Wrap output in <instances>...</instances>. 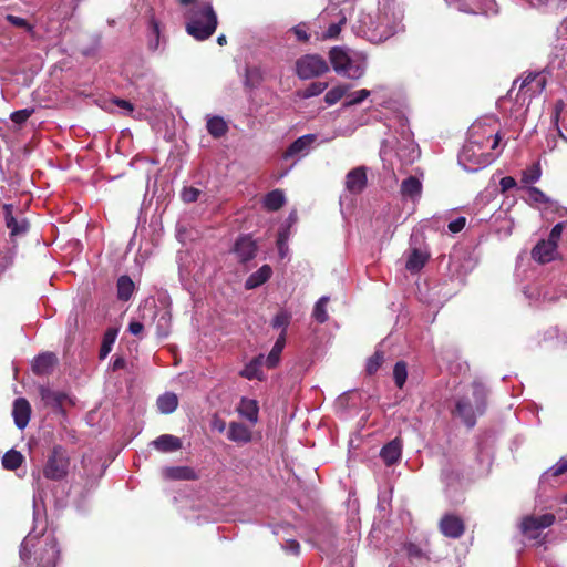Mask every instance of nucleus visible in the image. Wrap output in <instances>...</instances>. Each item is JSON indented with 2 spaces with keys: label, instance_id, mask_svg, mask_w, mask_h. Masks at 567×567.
I'll return each instance as SVG.
<instances>
[{
  "label": "nucleus",
  "instance_id": "nucleus-41",
  "mask_svg": "<svg viewBox=\"0 0 567 567\" xmlns=\"http://www.w3.org/2000/svg\"><path fill=\"white\" fill-rule=\"evenodd\" d=\"M291 321V313L287 310L281 309L276 313V316L271 320V327L274 329H281V332L287 334V328Z\"/></svg>",
  "mask_w": 567,
  "mask_h": 567
},
{
  "label": "nucleus",
  "instance_id": "nucleus-35",
  "mask_svg": "<svg viewBox=\"0 0 567 567\" xmlns=\"http://www.w3.org/2000/svg\"><path fill=\"white\" fill-rule=\"evenodd\" d=\"M116 337H117V330L116 329L109 328L104 332L102 344H101L100 352H99V358L101 360H104L109 355V353L111 352L112 347H113V344H114V342L116 340Z\"/></svg>",
  "mask_w": 567,
  "mask_h": 567
},
{
  "label": "nucleus",
  "instance_id": "nucleus-62",
  "mask_svg": "<svg viewBox=\"0 0 567 567\" xmlns=\"http://www.w3.org/2000/svg\"><path fill=\"white\" fill-rule=\"evenodd\" d=\"M489 138H493V144H492L491 148L495 150L498 146L499 142H501V135L498 133H496L494 135L489 134L488 135V140Z\"/></svg>",
  "mask_w": 567,
  "mask_h": 567
},
{
  "label": "nucleus",
  "instance_id": "nucleus-3",
  "mask_svg": "<svg viewBox=\"0 0 567 567\" xmlns=\"http://www.w3.org/2000/svg\"><path fill=\"white\" fill-rule=\"evenodd\" d=\"M329 60L338 74L351 80L362 78L365 72L364 63L352 59L341 47L331 48L329 51Z\"/></svg>",
  "mask_w": 567,
  "mask_h": 567
},
{
  "label": "nucleus",
  "instance_id": "nucleus-56",
  "mask_svg": "<svg viewBox=\"0 0 567 567\" xmlns=\"http://www.w3.org/2000/svg\"><path fill=\"white\" fill-rule=\"evenodd\" d=\"M144 330L143 323L140 321H131L128 324V332L133 336H140Z\"/></svg>",
  "mask_w": 567,
  "mask_h": 567
},
{
  "label": "nucleus",
  "instance_id": "nucleus-24",
  "mask_svg": "<svg viewBox=\"0 0 567 567\" xmlns=\"http://www.w3.org/2000/svg\"><path fill=\"white\" fill-rule=\"evenodd\" d=\"M264 362V355L259 354L255 357L249 363L245 365V368L239 372V375L247 380H259L264 379V373L261 371V365Z\"/></svg>",
  "mask_w": 567,
  "mask_h": 567
},
{
  "label": "nucleus",
  "instance_id": "nucleus-60",
  "mask_svg": "<svg viewBox=\"0 0 567 567\" xmlns=\"http://www.w3.org/2000/svg\"><path fill=\"white\" fill-rule=\"evenodd\" d=\"M114 103L120 106L121 109H124L128 112H133L134 107H133V104L130 102V101H126V100H122V99H116L114 101Z\"/></svg>",
  "mask_w": 567,
  "mask_h": 567
},
{
  "label": "nucleus",
  "instance_id": "nucleus-17",
  "mask_svg": "<svg viewBox=\"0 0 567 567\" xmlns=\"http://www.w3.org/2000/svg\"><path fill=\"white\" fill-rule=\"evenodd\" d=\"M227 437L237 444H247L251 441L252 434L249 427L240 422H230L228 425Z\"/></svg>",
  "mask_w": 567,
  "mask_h": 567
},
{
  "label": "nucleus",
  "instance_id": "nucleus-46",
  "mask_svg": "<svg viewBox=\"0 0 567 567\" xmlns=\"http://www.w3.org/2000/svg\"><path fill=\"white\" fill-rule=\"evenodd\" d=\"M370 91L367 90V89H362V90H359L352 94H350L348 97L349 100H347L343 104L344 107H350V106H353V105H358L360 104L361 102H363L367 97L370 96Z\"/></svg>",
  "mask_w": 567,
  "mask_h": 567
},
{
  "label": "nucleus",
  "instance_id": "nucleus-14",
  "mask_svg": "<svg viewBox=\"0 0 567 567\" xmlns=\"http://www.w3.org/2000/svg\"><path fill=\"white\" fill-rule=\"evenodd\" d=\"M380 456L386 466L396 464L402 456V440L395 437L386 443L380 451Z\"/></svg>",
  "mask_w": 567,
  "mask_h": 567
},
{
  "label": "nucleus",
  "instance_id": "nucleus-53",
  "mask_svg": "<svg viewBox=\"0 0 567 567\" xmlns=\"http://www.w3.org/2000/svg\"><path fill=\"white\" fill-rule=\"evenodd\" d=\"M565 228V223H558L556 224L551 230H550V234H549V237H548V240H550L551 243L554 244H558V240L560 239L561 237V234H563V230Z\"/></svg>",
  "mask_w": 567,
  "mask_h": 567
},
{
  "label": "nucleus",
  "instance_id": "nucleus-36",
  "mask_svg": "<svg viewBox=\"0 0 567 567\" xmlns=\"http://www.w3.org/2000/svg\"><path fill=\"white\" fill-rule=\"evenodd\" d=\"M385 361V354L381 350H375L373 355L367 360L365 372L368 375H374Z\"/></svg>",
  "mask_w": 567,
  "mask_h": 567
},
{
  "label": "nucleus",
  "instance_id": "nucleus-20",
  "mask_svg": "<svg viewBox=\"0 0 567 567\" xmlns=\"http://www.w3.org/2000/svg\"><path fill=\"white\" fill-rule=\"evenodd\" d=\"M379 41H383L392 37L396 32L395 22H391L388 12L383 11L378 14V23L374 29Z\"/></svg>",
  "mask_w": 567,
  "mask_h": 567
},
{
  "label": "nucleus",
  "instance_id": "nucleus-31",
  "mask_svg": "<svg viewBox=\"0 0 567 567\" xmlns=\"http://www.w3.org/2000/svg\"><path fill=\"white\" fill-rule=\"evenodd\" d=\"M156 404L163 414H171L178 406V398L175 393L166 392L157 399Z\"/></svg>",
  "mask_w": 567,
  "mask_h": 567
},
{
  "label": "nucleus",
  "instance_id": "nucleus-54",
  "mask_svg": "<svg viewBox=\"0 0 567 567\" xmlns=\"http://www.w3.org/2000/svg\"><path fill=\"white\" fill-rule=\"evenodd\" d=\"M466 225V218L465 217H457L456 219L449 223V230L451 233H460Z\"/></svg>",
  "mask_w": 567,
  "mask_h": 567
},
{
  "label": "nucleus",
  "instance_id": "nucleus-42",
  "mask_svg": "<svg viewBox=\"0 0 567 567\" xmlns=\"http://www.w3.org/2000/svg\"><path fill=\"white\" fill-rule=\"evenodd\" d=\"M408 378V364L404 361H398L393 368L394 383L399 389H402Z\"/></svg>",
  "mask_w": 567,
  "mask_h": 567
},
{
  "label": "nucleus",
  "instance_id": "nucleus-64",
  "mask_svg": "<svg viewBox=\"0 0 567 567\" xmlns=\"http://www.w3.org/2000/svg\"><path fill=\"white\" fill-rule=\"evenodd\" d=\"M217 43H218L219 45H224V44H226V43H227L226 35H224V34L218 35V38H217Z\"/></svg>",
  "mask_w": 567,
  "mask_h": 567
},
{
  "label": "nucleus",
  "instance_id": "nucleus-22",
  "mask_svg": "<svg viewBox=\"0 0 567 567\" xmlns=\"http://www.w3.org/2000/svg\"><path fill=\"white\" fill-rule=\"evenodd\" d=\"M154 447L164 453L174 452L182 449V441L177 436L171 434H162L152 442Z\"/></svg>",
  "mask_w": 567,
  "mask_h": 567
},
{
  "label": "nucleus",
  "instance_id": "nucleus-32",
  "mask_svg": "<svg viewBox=\"0 0 567 567\" xmlns=\"http://www.w3.org/2000/svg\"><path fill=\"white\" fill-rule=\"evenodd\" d=\"M24 461V456L17 450H9L2 457V466L9 471H16Z\"/></svg>",
  "mask_w": 567,
  "mask_h": 567
},
{
  "label": "nucleus",
  "instance_id": "nucleus-23",
  "mask_svg": "<svg viewBox=\"0 0 567 567\" xmlns=\"http://www.w3.org/2000/svg\"><path fill=\"white\" fill-rule=\"evenodd\" d=\"M430 258V254L417 248H413L406 259L405 268L410 272L420 271Z\"/></svg>",
  "mask_w": 567,
  "mask_h": 567
},
{
  "label": "nucleus",
  "instance_id": "nucleus-7",
  "mask_svg": "<svg viewBox=\"0 0 567 567\" xmlns=\"http://www.w3.org/2000/svg\"><path fill=\"white\" fill-rule=\"evenodd\" d=\"M439 529L445 537L458 539L465 533V523L455 514H445L439 522Z\"/></svg>",
  "mask_w": 567,
  "mask_h": 567
},
{
  "label": "nucleus",
  "instance_id": "nucleus-43",
  "mask_svg": "<svg viewBox=\"0 0 567 567\" xmlns=\"http://www.w3.org/2000/svg\"><path fill=\"white\" fill-rule=\"evenodd\" d=\"M262 76L258 68H246L245 72V86L254 89L261 83Z\"/></svg>",
  "mask_w": 567,
  "mask_h": 567
},
{
  "label": "nucleus",
  "instance_id": "nucleus-16",
  "mask_svg": "<svg viewBox=\"0 0 567 567\" xmlns=\"http://www.w3.org/2000/svg\"><path fill=\"white\" fill-rule=\"evenodd\" d=\"M56 363L58 358L53 352H44L34 358L32 371L37 375H45L52 372Z\"/></svg>",
  "mask_w": 567,
  "mask_h": 567
},
{
  "label": "nucleus",
  "instance_id": "nucleus-61",
  "mask_svg": "<svg viewBox=\"0 0 567 567\" xmlns=\"http://www.w3.org/2000/svg\"><path fill=\"white\" fill-rule=\"evenodd\" d=\"M287 548L296 555H298L300 551L299 543L293 539L287 542Z\"/></svg>",
  "mask_w": 567,
  "mask_h": 567
},
{
  "label": "nucleus",
  "instance_id": "nucleus-40",
  "mask_svg": "<svg viewBox=\"0 0 567 567\" xmlns=\"http://www.w3.org/2000/svg\"><path fill=\"white\" fill-rule=\"evenodd\" d=\"M350 85H337L329 90L324 95V102L328 105H333L337 102H339L343 96H346L347 92L349 91Z\"/></svg>",
  "mask_w": 567,
  "mask_h": 567
},
{
  "label": "nucleus",
  "instance_id": "nucleus-55",
  "mask_svg": "<svg viewBox=\"0 0 567 567\" xmlns=\"http://www.w3.org/2000/svg\"><path fill=\"white\" fill-rule=\"evenodd\" d=\"M501 190L503 193L514 188L516 186V181L512 176H505L499 182Z\"/></svg>",
  "mask_w": 567,
  "mask_h": 567
},
{
  "label": "nucleus",
  "instance_id": "nucleus-27",
  "mask_svg": "<svg viewBox=\"0 0 567 567\" xmlns=\"http://www.w3.org/2000/svg\"><path fill=\"white\" fill-rule=\"evenodd\" d=\"M286 203L284 190L277 188L267 193L264 197V207L269 212L279 210Z\"/></svg>",
  "mask_w": 567,
  "mask_h": 567
},
{
  "label": "nucleus",
  "instance_id": "nucleus-21",
  "mask_svg": "<svg viewBox=\"0 0 567 567\" xmlns=\"http://www.w3.org/2000/svg\"><path fill=\"white\" fill-rule=\"evenodd\" d=\"M164 475L173 481H196L199 478L198 474L193 467L189 466H172L164 470Z\"/></svg>",
  "mask_w": 567,
  "mask_h": 567
},
{
  "label": "nucleus",
  "instance_id": "nucleus-39",
  "mask_svg": "<svg viewBox=\"0 0 567 567\" xmlns=\"http://www.w3.org/2000/svg\"><path fill=\"white\" fill-rule=\"evenodd\" d=\"M328 87L327 82H312L305 90L298 91L301 99H310L320 95Z\"/></svg>",
  "mask_w": 567,
  "mask_h": 567
},
{
  "label": "nucleus",
  "instance_id": "nucleus-57",
  "mask_svg": "<svg viewBox=\"0 0 567 567\" xmlns=\"http://www.w3.org/2000/svg\"><path fill=\"white\" fill-rule=\"evenodd\" d=\"M126 365V360L122 355H116L112 362V370L117 371L124 369Z\"/></svg>",
  "mask_w": 567,
  "mask_h": 567
},
{
  "label": "nucleus",
  "instance_id": "nucleus-51",
  "mask_svg": "<svg viewBox=\"0 0 567 567\" xmlns=\"http://www.w3.org/2000/svg\"><path fill=\"white\" fill-rule=\"evenodd\" d=\"M291 31L300 42H308L310 39L308 27L305 22L295 25Z\"/></svg>",
  "mask_w": 567,
  "mask_h": 567
},
{
  "label": "nucleus",
  "instance_id": "nucleus-44",
  "mask_svg": "<svg viewBox=\"0 0 567 567\" xmlns=\"http://www.w3.org/2000/svg\"><path fill=\"white\" fill-rule=\"evenodd\" d=\"M339 14H340V18H339L338 22L330 24L329 28L327 29V31L324 32V34H323L324 39H336L339 37V34L342 30V27L347 22L346 14L342 11H340Z\"/></svg>",
  "mask_w": 567,
  "mask_h": 567
},
{
  "label": "nucleus",
  "instance_id": "nucleus-33",
  "mask_svg": "<svg viewBox=\"0 0 567 567\" xmlns=\"http://www.w3.org/2000/svg\"><path fill=\"white\" fill-rule=\"evenodd\" d=\"M207 131L213 137L219 138L227 133L228 126L223 117L213 116L207 121Z\"/></svg>",
  "mask_w": 567,
  "mask_h": 567
},
{
  "label": "nucleus",
  "instance_id": "nucleus-52",
  "mask_svg": "<svg viewBox=\"0 0 567 567\" xmlns=\"http://www.w3.org/2000/svg\"><path fill=\"white\" fill-rule=\"evenodd\" d=\"M199 195H200V190L195 187H185L181 194L182 199L185 203L196 202L198 199Z\"/></svg>",
  "mask_w": 567,
  "mask_h": 567
},
{
  "label": "nucleus",
  "instance_id": "nucleus-30",
  "mask_svg": "<svg viewBox=\"0 0 567 567\" xmlns=\"http://www.w3.org/2000/svg\"><path fill=\"white\" fill-rule=\"evenodd\" d=\"M39 394L41 396V400L47 405H52L55 408L61 406L64 399L66 398V395L64 393L52 391L50 388L44 386V385H41L39 388Z\"/></svg>",
  "mask_w": 567,
  "mask_h": 567
},
{
  "label": "nucleus",
  "instance_id": "nucleus-12",
  "mask_svg": "<svg viewBox=\"0 0 567 567\" xmlns=\"http://www.w3.org/2000/svg\"><path fill=\"white\" fill-rule=\"evenodd\" d=\"M3 210H4L6 226L10 229L11 237H14L18 235H23L29 230V228H30L29 221L25 218L18 220L12 214L13 206L11 204H4Z\"/></svg>",
  "mask_w": 567,
  "mask_h": 567
},
{
  "label": "nucleus",
  "instance_id": "nucleus-8",
  "mask_svg": "<svg viewBox=\"0 0 567 567\" xmlns=\"http://www.w3.org/2000/svg\"><path fill=\"white\" fill-rule=\"evenodd\" d=\"M258 251L257 243L252 239L251 235L239 236L234 245L233 252L241 264L252 260Z\"/></svg>",
  "mask_w": 567,
  "mask_h": 567
},
{
  "label": "nucleus",
  "instance_id": "nucleus-2",
  "mask_svg": "<svg viewBox=\"0 0 567 567\" xmlns=\"http://www.w3.org/2000/svg\"><path fill=\"white\" fill-rule=\"evenodd\" d=\"M218 20L210 3H202L189 13L186 32L197 41L209 39L216 31Z\"/></svg>",
  "mask_w": 567,
  "mask_h": 567
},
{
  "label": "nucleus",
  "instance_id": "nucleus-49",
  "mask_svg": "<svg viewBox=\"0 0 567 567\" xmlns=\"http://www.w3.org/2000/svg\"><path fill=\"white\" fill-rule=\"evenodd\" d=\"M6 19H7V21H9L12 25H14L17 28H23L28 32H32L33 31V25H31L24 18L17 17V16H13V14H8L6 17Z\"/></svg>",
  "mask_w": 567,
  "mask_h": 567
},
{
  "label": "nucleus",
  "instance_id": "nucleus-26",
  "mask_svg": "<svg viewBox=\"0 0 567 567\" xmlns=\"http://www.w3.org/2000/svg\"><path fill=\"white\" fill-rule=\"evenodd\" d=\"M286 346V333L280 332L279 337L277 338L271 351L269 352L268 357L265 360V363L268 369H274L278 365L280 361V355Z\"/></svg>",
  "mask_w": 567,
  "mask_h": 567
},
{
  "label": "nucleus",
  "instance_id": "nucleus-38",
  "mask_svg": "<svg viewBox=\"0 0 567 567\" xmlns=\"http://www.w3.org/2000/svg\"><path fill=\"white\" fill-rule=\"evenodd\" d=\"M148 12H150L148 30H150L151 37L154 38V40L153 39L150 40V47L152 49H157L158 43H159V34H161L159 22L156 20L153 9H150Z\"/></svg>",
  "mask_w": 567,
  "mask_h": 567
},
{
  "label": "nucleus",
  "instance_id": "nucleus-25",
  "mask_svg": "<svg viewBox=\"0 0 567 567\" xmlns=\"http://www.w3.org/2000/svg\"><path fill=\"white\" fill-rule=\"evenodd\" d=\"M272 270L269 265L261 266L257 271L252 272L245 282V288L250 290L265 284L271 276Z\"/></svg>",
  "mask_w": 567,
  "mask_h": 567
},
{
  "label": "nucleus",
  "instance_id": "nucleus-59",
  "mask_svg": "<svg viewBox=\"0 0 567 567\" xmlns=\"http://www.w3.org/2000/svg\"><path fill=\"white\" fill-rule=\"evenodd\" d=\"M66 323H68L69 332L70 333L75 332L78 330V326H79L78 315L76 313L71 315L68 318Z\"/></svg>",
  "mask_w": 567,
  "mask_h": 567
},
{
  "label": "nucleus",
  "instance_id": "nucleus-47",
  "mask_svg": "<svg viewBox=\"0 0 567 567\" xmlns=\"http://www.w3.org/2000/svg\"><path fill=\"white\" fill-rule=\"evenodd\" d=\"M527 192L529 195V199L534 203L547 205L550 202L549 197L538 187L529 186L527 188Z\"/></svg>",
  "mask_w": 567,
  "mask_h": 567
},
{
  "label": "nucleus",
  "instance_id": "nucleus-29",
  "mask_svg": "<svg viewBox=\"0 0 567 567\" xmlns=\"http://www.w3.org/2000/svg\"><path fill=\"white\" fill-rule=\"evenodd\" d=\"M135 285L130 276L123 275L117 279V298L122 301H128L134 292Z\"/></svg>",
  "mask_w": 567,
  "mask_h": 567
},
{
  "label": "nucleus",
  "instance_id": "nucleus-4",
  "mask_svg": "<svg viewBox=\"0 0 567 567\" xmlns=\"http://www.w3.org/2000/svg\"><path fill=\"white\" fill-rule=\"evenodd\" d=\"M556 516L553 513L542 515H526L519 524L520 533L530 540H537L539 545L545 543L542 532L554 525Z\"/></svg>",
  "mask_w": 567,
  "mask_h": 567
},
{
  "label": "nucleus",
  "instance_id": "nucleus-10",
  "mask_svg": "<svg viewBox=\"0 0 567 567\" xmlns=\"http://www.w3.org/2000/svg\"><path fill=\"white\" fill-rule=\"evenodd\" d=\"M60 558V549L54 537H47L41 553H37L35 560L44 567H55Z\"/></svg>",
  "mask_w": 567,
  "mask_h": 567
},
{
  "label": "nucleus",
  "instance_id": "nucleus-48",
  "mask_svg": "<svg viewBox=\"0 0 567 567\" xmlns=\"http://www.w3.org/2000/svg\"><path fill=\"white\" fill-rule=\"evenodd\" d=\"M33 109L18 110L11 113L10 118L13 123L21 125L28 121V118L33 114Z\"/></svg>",
  "mask_w": 567,
  "mask_h": 567
},
{
  "label": "nucleus",
  "instance_id": "nucleus-1",
  "mask_svg": "<svg viewBox=\"0 0 567 567\" xmlns=\"http://www.w3.org/2000/svg\"><path fill=\"white\" fill-rule=\"evenodd\" d=\"M486 398L485 386L480 382H473L471 393L456 400L452 413L460 417L468 429H472L476 424L477 416L484 414L486 410Z\"/></svg>",
  "mask_w": 567,
  "mask_h": 567
},
{
  "label": "nucleus",
  "instance_id": "nucleus-37",
  "mask_svg": "<svg viewBox=\"0 0 567 567\" xmlns=\"http://www.w3.org/2000/svg\"><path fill=\"white\" fill-rule=\"evenodd\" d=\"M328 302H329V297L323 296L316 302V305L313 307L312 317L319 323H324L329 319V316L327 312Z\"/></svg>",
  "mask_w": 567,
  "mask_h": 567
},
{
  "label": "nucleus",
  "instance_id": "nucleus-19",
  "mask_svg": "<svg viewBox=\"0 0 567 567\" xmlns=\"http://www.w3.org/2000/svg\"><path fill=\"white\" fill-rule=\"evenodd\" d=\"M545 79L538 74L529 73L522 82L517 96L530 92L529 97L540 93L545 87Z\"/></svg>",
  "mask_w": 567,
  "mask_h": 567
},
{
  "label": "nucleus",
  "instance_id": "nucleus-5",
  "mask_svg": "<svg viewBox=\"0 0 567 567\" xmlns=\"http://www.w3.org/2000/svg\"><path fill=\"white\" fill-rule=\"evenodd\" d=\"M70 457L62 445H54L43 466V476L51 481H62L69 473Z\"/></svg>",
  "mask_w": 567,
  "mask_h": 567
},
{
  "label": "nucleus",
  "instance_id": "nucleus-28",
  "mask_svg": "<svg viewBox=\"0 0 567 567\" xmlns=\"http://www.w3.org/2000/svg\"><path fill=\"white\" fill-rule=\"evenodd\" d=\"M422 183L415 176H409L401 184V194L404 197L415 199L421 196Z\"/></svg>",
  "mask_w": 567,
  "mask_h": 567
},
{
  "label": "nucleus",
  "instance_id": "nucleus-34",
  "mask_svg": "<svg viewBox=\"0 0 567 567\" xmlns=\"http://www.w3.org/2000/svg\"><path fill=\"white\" fill-rule=\"evenodd\" d=\"M258 404L255 400L243 399L239 408V413L251 423L258 421Z\"/></svg>",
  "mask_w": 567,
  "mask_h": 567
},
{
  "label": "nucleus",
  "instance_id": "nucleus-58",
  "mask_svg": "<svg viewBox=\"0 0 567 567\" xmlns=\"http://www.w3.org/2000/svg\"><path fill=\"white\" fill-rule=\"evenodd\" d=\"M212 426H213L214 430H216L219 433H221L226 429V422L223 419L218 417V416H214L213 422H212Z\"/></svg>",
  "mask_w": 567,
  "mask_h": 567
},
{
  "label": "nucleus",
  "instance_id": "nucleus-6",
  "mask_svg": "<svg viewBox=\"0 0 567 567\" xmlns=\"http://www.w3.org/2000/svg\"><path fill=\"white\" fill-rule=\"evenodd\" d=\"M328 71L327 61L319 54H306L296 61V74L301 80L318 78Z\"/></svg>",
  "mask_w": 567,
  "mask_h": 567
},
{
  "label": "nucleus",
  "instance_id": "nucleus-50",
  "mask_svg": "<svg viewBox=\"0 0 567 567\" xmlns=\"http://www.w3.org/2000/svg\"><path fill=\"white\" fill-rule=\"evenodd\" d=\"M567 473V458H560L554 466H551L545 474H550L554 477H558Z\"/></svg>",
  "mask_w": 567,
  "mask_h": 567
},
{
  "label": "nucleus",
  "instance_id": "nucleus-13",
  "mask_svg": "<svg viewBox=\"0 0 567 567\" xmlns=\"http://www.w3.org/2000/svg\"><path fill=\"white\" fill-rule=\"evenodd\" d=\"M557 245L550 240L542 239L532 250V257L539 264H547L555 258Z\"/></svg>",
  "mask_w": 567,
  "mask_h": 567
},
{
  "label": "nucleus",
  "instance_id": "nucleus-63",
  "mask_svg": "<svg viewBox=\"0 0 567 567\" xmlns=\"http://www.w3.org/2000/svg\"><path fill=\"white\" fill-rule=\"evenodd\" d=\"M277 245H278L279 251L282 254V249L285 246V238L281 234L278 237Z\"/></svg>",
  "mask_w": 567,
  "mask_h": 567
},
{
  "label": "nucleus",
  "instance_id": "nucleus-9",
  "mask_svg": "<svg viewBox=\"0 0 567 567\" xmlns=\"http://www.w3.org/2000/svg\"><path fill=\"white\" fill-rule=\"evenodd\" d=\"M368 185L367 168L358 166L352 168L346 175L344 186L346 189L353 195L361 194Z\"/></svg>",
  "mask_w": 567,
  "mask_h": 567
},
{
  "label": "nucleus",
  "instance_id": "nucleus-18",
  "mask_svg": "<svg viewBox=\"0 0 567 567\" xmlns=\"http://www.w3.org/2000/svg\"><path fill=\"white\" fill-rule=\"evenodd\" d=\"M44 543H45V539L43 540V545L39 546L41 544V540H39L37 537H30V536L25 537L20 545V549H19L20 559L24 564H28L31 560L33 554H34V558H35L37 553L42 551V548L44 547Z\"/></svg>",
  "mask_w": 567,
  "mask_h": 567
},
{
  "label": "nucleus",
  "instance_id": "nucleus-15",
  "mask_svg": "<svg viewBox=\"0 0 567 567\" xmlns=\"http://www.w3.org/2000/svg\"><path fill=\"white\" fill-rule=\"evenodd\" d=\"M12 415L18 429L23 430L28 425L31 415V406L27 399L19 398L14 401Z\"/></svg>",
  "mask_w": 567,
  "mask_h": 567
},
{
  "label": "nucleus",
  "instance_id": "nucleus-11",
  "mask_svg": "<svg viewBox=\"0 0 567 567\" xmlns=\"http://www.w3.org/2000/svg\"><path fill=\"white\" fill-rule=\"evenodd\" d=\"M317 141L316 134H306L293 141L284 152L282 158L288 159L298 155H306L310 146Z\"/></svg>",
  "mask_w": 567,
  "mask_h": 567
},
{
  "label": "nucleus",
  "instance_id": "nucleus-45",
  "mask_svg": "<svg viewBox=\"0 0 567 567\" xmlns=\"http://www.w3.org/2000/svg\"><path fill=\"white\" fill-rule=\"evenodd\" d=\"M540 165L538 163H535L529 168L523 172L522 182L525 184H533L537 182L540 178Z\"/></svg>",
  "mask_w": 567,
  "mask_h": 567
}]
</instances>
